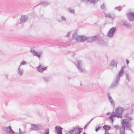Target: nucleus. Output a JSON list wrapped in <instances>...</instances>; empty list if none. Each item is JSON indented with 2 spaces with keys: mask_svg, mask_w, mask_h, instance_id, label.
Listing matches in <instances>:
<instances>
[{
  "mask_svg": "<svg viewBox=\"0 0 134 134\" xmlns=\"http://www.w3.org/2000/svg\"><path fill=\"white\" fill-rule=\"evenodd\" d=\"M23 132H19V134H23Z\"/></svg>",
  "mask_w": 134,
  "mask_h": 134,
  "instance_id": "50",
  "label": "nucleus"
},
{
  "mask_svg": "<svg viewBox=\"0 0 134 134\" xmlns=\"http://www.w3.org/2000/svg\"><path fill=\"white\" fill-rule=\"evenodd\" d=\"M86 0H81V1L82 2H85Z\"/></svg>",
  "mask_w": 134,
  "mask_h": 134,
  "instance_id": "52",
  "label": "nucleus"
},
{
  "mask_svg": "<svg viewBox=\"0 0 134 134\" xmlns=\"http://www.w3.org/2000/svg\"><path fill=\"white\" fill-rule=\"evenodd\" d=\"M126 64H128L129 63V61L128 59H126Z\"/></svg>",
  "mask_w": 134,
  "mask_h": 134,
  "instance_id": "46",
  "label": "nucleus"
},
{
  "mask_svg": "<svg viewBox=\"0 0 134 134\" xmlns=\"http://www.w3.org/2000/svg\"><path fill=\"white\" fill-rule=\"evenodd\" d=\"M82 134H86L85 132H84Z\"/></svg>",
  "mask_w": 134,
  "mask_h": 134,
  "instance_id": "56",
  "label": "nucleus"
},
{
  "mask_svg": "<svg viewBox=\"0 0 134 134\" xmlns=\"http://www.w3.org/2000/svg\"><path fill=\"white\" fill-rule=\"evenodd\" d=\"M3 130L4 131L6 132L7 133L8 132V129H9V126L8 127H3L2 128Z\"/></svg>",
  "mask_w": 134,
  "mask_h": 134,
  "instance_id": "30",
  "label": "nucleus"
},
{
  "mask_svg": "<svg viewBox=\"0 0 134 134\" xmlns=\"http://www.w3.org/2000/svg\"><path fill=\"white\" fill-rule=\"evenodd\" d=\"M110 112H109V113H107V115H109V114H110Z\"/></svg>",
  "mask_w": 134,
  "mask_h": 134,
  "instance_id": "53",
  "label": "nucleus"
},
{
  "mask_svg": "<svg viewBox=\"0 0 134 134\" xmlns=\"http://www.w3.org/2000/svg\"><path fill=\"white\" fill-rule=\"evenodd\" d=\"M87 1H88V2H90V0H87Z\"/></svg>",
  "mask_w": 134,
  "mask_h": 134,
  "instance_id": "55",
  "label": "nucleus"
},
{
  "mask_svg": "<svg viewBox=\"0 0 134 134\" xmlns=\"http://www.w3.org/2000/svg\"><path fill=\"white\" fill-rule=\"evenodd\" d=\"M30 51L33 54L34 56H36L38 58H40L41 54L40 52H37L34 49H31Z\"/></svg>",
  "mask_w": 134,
  "mask_h": 134,
  "instance_id": "13",
  "label": "nucleus"
},
{
  "mask_svg": "<svg viewBox=\"0 0 134 134\" xmlns=\"http://www.w3.org/2000/svg\"><path fill=\"white\" fill-rule=\"evenodd\" d=\"M26 62L24 60H23L19 66L20 67L22 65H24L25 64H26Z\"/></svg>",
  "mask_w": 134,
  "mask_h": 134,
  "instance_id": "33",
  "label": "nucleus"
},
{
  "mask_svg": "<svg viewBox=\"0 0 134 134\" xmlns=\"http://www.w3.org/2000/svg\"><path fill=\"white\" fill-rule=\"evenodd\" d=\"M124 25L127 28H130L131 29L132 27V25L131 24H129L127 23V22L125 24H124Z\"/></svg>",
  "mask_w": 134,
  "mask_h": 134,
  "instance_id": "26",
  "label": "nucleus"
},
{
  "mask_svg": "<svg viewBox=\"0 0 134 134\" xmlns=\"http://www.w3.org/2000/svg\"><path fill=\"white\" fill-rule=\"evenodd\" d=\"M18 74L20 76H22L23 73V70L20 68V67L19 66L17 71Z\"/></svg>",
  "mask_w": 134,
  "mask_h": 134,
  "instance_id": "19",
  "label": "nucleus"
},
{
  "mask_svg": "<svg viewBox=\"0 0 134 134\" xmlns=\"http://www.w3.org/2000/svg\"><path fill=\"white\" fill-rule=\"evenodd\" d=\"M72 130H73V134H80L82 132L83 129L76 126L73 127Z\"/></svg>",
  "mask_w": 134,
  "mask_h": 134,
  "instance_id": "8",
  "label": "nucleus"
},
{
  "mask_svg": "<svg viewBox=\"0 0 134 134\" xmlns=\"http://www.w3.org/2000/svg\"><path fill=\"white\" fill-rule=\"evenodd\" d=\"M125 76L126 79L128 81V82H129L131 80V79L130 77L129 74L127 73L125 74Z\"/></svg>",
  "mask_w": 134,
  "mask_h": 134,
  "instance_id": "27",
  "label": "nucleus"
},
{
  "mask_svg": "<svg viewBox=\"0 0 134 134\" xmlns=\"http://www.w3.org/2000/svg\"><path fill=\"white\" fill-rule=\"evenodd\" d=\"M87 39V37L86 36H79L78 40V42H84Z\"/></svg>",
  "mask_w": 134,
  "mask_h": 134,
  "instance_id": "16",
  "label": "nucleus"
},
{
  "mask_svg": "<svg viewBox=\"0 0 134 134\" xmlns=\"http://www.w3.org/2000/svg\"><path fill=\"white\" fill-rule=\"evenodd\" d=\"M30 51L33 54L34 56H36L38 58H40L41 54L40 52H37L34 49H31Z\"/></svg>",
  "mask_w": 134,
  "mask_h": 134,
  "instance_id": "12",
  "label": "nucleus"
},
{
  "mask_svg": "<svg viewBox=\"0 0 134 134\" xmlns=\"http://www.w3.org/2000/svg\"><path fill=\"white\" fill-rule=\"evenodd\" d=\"M96 85H97L98 86H99V85L98 84H92L91 83V84H90V85H89L90 87L91 88L92 87V86H96Z\"/></svg>",
  "mask_w": 134,
  "mask_h": 134,
  "instance_id": "39",
  "label": "nucleus"
},
{
  "mask_svg": "<svg viewBox=\"0 0 134 134\" xmlns=\"http://www.w3.org/2000/svg\"><path fill=\"white\" fill-rule=\"evenodd\" d=\"M94 119V118H92L91 119V121H92Z\"/></svg>",
  "mask_w": 134,
  "mask_h": 134,
  "instance_id": "57",
  "label": "nucleus"
},
{
  "mask_svg": "<svg viewBox=\"0 0 134 134\" xmlns=\"http://www.w3.org/2000/svg\"><path fill=\"white\" fill-rule=\"evenodd\" d=\"M121 124L122 125L121 127H122L125 129H127L128 130H130L131 129V124L126 119H123L121 122Z\"/></svg>",
  "mask_w": 134,
  "mask_h": 134,
  "instance_id": "2",
  "label": "nucleus"
},
{
  "mask_svg": "<svg viewBox=\"0 0 134 134\" xmlns=\"http://www.w3.org/2000/svg\"><path fill=\"white\" fill-rule=\"evenodd\" d=\"M49 4V3L48 2H42L38 4L37 5H43V6H47Z\"/></svg>",
  "mask_w": 134,
  "mask_h": 134,
  "instance_id": "22",
  "label": "nucleus"
},
{
  "mask_svg": "<svg viewBox=\"0 0 134 134\" xmlns=\"http://www.w3.org/2000/svg\"><path fill=\"white\" fill-rule=\"evenodd\" d=\"M68 11L71 13H74V10L73 9H71L70 8L68 9Z\"/></svg>",
  "mask_w": 134,
  "mask_h": 134,
  "instance_id": "36",
  "label": "nucleus"
},
{
  "mask_svg": "<svg viewBox=\"0 0 134 134\" xmlns=\"http://www.w3.org/2000/svg\"><path fill=\"white\" fill-rule=\"evenodd\" d=\"M92 121H91V120L89 122H88V123H89V124L90 123V122Z\"/></svg>",
  "mask_w": 134,
  "mask_h": 134,
  "instance_id": "54",
  "label": "nucleus"
},
{
  "mask_svg": "<svg viewBox=\"0 0 134 134\" xmlns=\"http://www.w3.org/2000/svg\"><path fill=\"white\" fill-rule=\"evenodd\" d=\"M70 32H68V33L67 35H66V37H68L69 36V34H70Z\"/></svg>",
  "mask_w": 134,
  "mask_h": 134,
  "instance_id": "48",
  "label": "nucleus"
},
{
  "mask_svg": "<svg viewBox=\"0 0 134 134\" xmlns=\"http://www.w3.org/2000/svg\"><path fill=\"white\" fill-rule=\"evenodd\" d=\"M47 67H43V66L41 65H40L37 67V70L41 72H42L44 70H45Z\"/></svg>",
  "mask_w": 134,
  "mask_h": 134,
  "instance_id": "15",
  "label": "nucleus"
},
{
  "mask_svg": "<svg viewBox=\"0 0 134 134\" xmlns=\"http://www.w3.org/2000/svg\"><path fill=\"white\" fill-rule=\"evenodd\" d=\"M31 127L30 129L31 130H38L41 129L42 127L41 126H39L38 125L31 124Z\"/></svg>",
  "mask_w": 134,
  "mask_h": 134,
  "instance_id": "7",
  "label": "nucleus"
},
{
  "mask_svg": "<svg viewBox=\"0 0 134 134\" xmlns=\"http://www.w3.org/2000/svg\"><path fill=\"white\" fill-rule=\"evenodd\" d=\"M117 62L115 60L113 59L111 63V66L113 67H117Z\"/></svg>",
  "mask_w": 134,
  "mask_h": 134,
  "instance_id": "20",
  "label": "nucleus"
},
{
  "mask_svg": "<svg viewBox=\"0 0 134 134\" xmlns=\"http://www.w3.org/2000/svg\"><path fill=\"white\" fill-rule=\"evenodd\" d=\"M88 124H89V123H88L87 124L85 125L84 127V128L85 129H86L87 126H88Z\"/></svg>",
  "mask_w": 134,
  "mask_h": 134,
  "instance_id": "45",
  "label": "nucleus"
},
{
  "mask_svg": "<svg viewBox=\"0 0 134 134\" xmlns=\"http://www.w3.org/2000/svg\"><path fill=\"white\" fill-rule=\"evenodd\" d=\"M133 105H134V104H133Z\"/></svg>",
  "mask_w": 134,
  "mask_h": 134,
  "instance_id": "61",
  "label": "nucleus"
},
{
  "mask_svg": "<svg viewBox=\"0 0 134 134\" xmlns=\"http://www.w3.org/2000/svg\"><path fill=\"white\" fill-rule=\"evenodd\" d=\"M97 1V0H90V2L93 3H95Z\"/></svg>",
  "mask_w": 134,
  "mask_h": 134,
  "instance_id": "42",
  "label": "nucleus"
},
{
  "mask_svg": "<svg viewBox=\"0 0 134 134\" xmlns=\"http://www.w3.org/2000/svg\"><path fill=\"white\" fill-rule=\"evenodd\" d=\"M128 19L130 21H132L134 20V13L129 12L127 14Z\"/></svg>",
  "mask_w": 134,
  "mask_h": 134,
  "instance_id": "10",
  "label": "nucleus"
},
{
  "mask_svg": "<svg viewBox=\"0 0 134 134\" xmlns=\"http://www.w3.org/2000/svg\"><path fill=\"white\" fill-rule=\"evenodd\" d=\"M122 7L121 6H119L117 7H116L115 8V9H116L119 11H120L122 8Z\"/></svg>",
  "mask_w": 134,
  "mask_h": 134,
  "instance_id": "31",
  "label": "nucleus"
},
{
  "mask_svg": "<svg viewBox=\"0 0 134 134\" xmlns=\"http://www.w3.org/2000/svg\"><path fill=\"white\" fill-rule=\"evenodd\" d=\"M125 129L121 127L120 129V134H125Z\"/></svg>",
  "mask_w": 134,
  "mask_h": 134,
  "instance_id": "23",
  "label": "nucleus"
},
{
  "mask_svg": "<svg viewBox=\"0 0 134 134\" xmlns=\"http://www.w3.org/2000/svg\"><path fill=\"white\" fill-rule=\"evenodd\" d=\"M105 15L106 17H107L108 18H111L112 19H113L112 17L109 14L105 13Z\"/></svg>",
  "mask_w": 134,
  "mask_h": 134,
  "instance_id": "35",
  "label": "nucleus"
},
{
  "mask_svg": "<svg viewBox=\"0 0 134 134\" xmlns=\"http://www.w3.org/2000/svg\"><path fill=\"white\" fill-rule=\"evenodd\" d=\"M1 52V51L0 50V53Z\"/></svg>",
  "mask_w": 134,
  "mask_h": 134,
  "instance_id": "59",
  "label": "nucleus"
},
{
  "mask_svg": "<svg viewBox=\"0 0 134 134\" xmlns=\"http://www.w3.org/2000/svg\"><path fill=\"white\" fill-rule=\"evenodd\" d=\"M92 41L93 42L95 41L97 39V38L98 37L97 36L95 35L91 37Z\"/></svg>",
  "mask_w": 134,
  "mask_h": 134,
  "instance_id": "29",
  "label": "nucleus"
},
{
  "mask_svg": "<svg viewBox=\"0 0 134 134\" xmlns=\"http://www.w3.org/2000/svg\"><path fill=\"white\" fill-rule=\"evenodd\" d=\"M102 127L99 126V127H96V128L95 129L96 131V132L98 131V130H100Z\"/></svg>",
  "mask_w": 134,
  "mask_h": 134,
  "instance_id": "41",
  "label": "nucleus"
},
{
  "mask_svg": "<svg viewBox=\"0 0 134 134\" xmlns=\"http://www.w3.org/2000/svg\"><path fill=\"white\" fill-rule=\"evenodd\" d=\"M101 8L103 10H105V6L104 3H103L102 5L101 6Z\"/></svg>",
  "mask_w": 134,
  "mask_h": 134,
  "instance_id": "37",
  "label": "nucleus"
},
{
  "mask_svg": "<svg viewBox=\"0 0 134 134\" xmlns=\"http://www.w3.org/2000/svg\"><path fill=\"white\" fill-rule=\"evenodd\" d=\"M8 132L9 133H10L11 134H13L15 133V132L12 129L10 126H9V131Z\"/></svg>",
  "mask_w": 134,
  "mask_h": 134,
  "instance_id": "28",
  "label": "nucleus"
},
{
  "mask_svg": "<svg viewBox=\"0 0 134 134\" xmlns=\"http://www.w3.org/2000/svg\"><path fill=\"white\" fill-rule=\"evenodd\" d=\"M59 21V22H60V21Z\"/></svg>",
  "mask_w": 134,
  "mask_h": 134,
  "instance_id": "60",
  "label": "nucleus"
},
{
  "mask_svg": "<svg viewBox=\"0 0 134 134\" xmlns=\"http://www.w3.org/2000/svg\"><path fill=\"white\" fill-rule=\"evenodd\" d=\"M17 133H15V134H17Z\"/></svg>",
  "mask_w": 134,
  "mask_h": 134,
  "instance_id": "58",
  "label": "nucleus"
},
{
  "mask_svg": "<svg viewBox=\"0 0 134 134\" xmlns=\"http://www.w3.org/2000/svg\"><path fill=\"white\" fill-rule=\"evenodd\" d=\"M104 134H110L108 131H105Z\"/></svg>",
  "mask_w": 134,
  "mask_h": 134,
  "instance_id": "47",
  "label": "nucleus"
},
{
  "mask_svg": "<svg viewBox=\"0 0 134 134\" xmlns=\"http://www.w3.org/2000/svg\"><path fill=\"white\" fill-rule=\"evenodd\" d=\"M116 30V29L115 27H113L111 28L109 30L107 34V36L109 37H112Z\"/></svg>",
  "mask_w": 134,
  "mask_h": 134,
  "instance_id": "5",
  "label": "nucleus"
},
{
  "mask_svg": "<svg viewBox=\"0 0 134 134\" xmlns=\"http://www.w3.org/2000/svg\"><path fill=\"white\" fill-rule=\"evenodd\" d=\"M97 43L103 46H107V43L102 39H98Z\"/></svg>",
  "mask_w": 134,
  "mask_h": 134,
  "instance_id": "14",
  "label": "nucleus"
},
{
  "mask_svg": "<svg viewBox=\"0 0 134 134\" xmlns=\"http://www.w3.org/2000/svg\"><path fill=\"white\" fill-rule=\"evenodd\" d=\"M114 127L116 129H118L119 128V126L117 125L114 126Z\"/></svg>",
  "mask_w": 134,
  "mask_h": 134,
  "instance_id": "43",
  "label": "nucleus"
},
{
  "mask_svg": "<svg viewBox=\"0 0 134 134\" xmlns=\"http://www.w3.org/2000/svg\"><path fill=\"white\" fill-rule=\"evenodd\" d=\"M43 134H49V129L47 128L45 130Z\"/></svg>",
  "mask_w": 134,
  "mask_h": 134,
  "instance_id": "32",
  "label": "nucleus"
},
{
  "mask_svg": "<svg viewBox=\"0 0 134 134\" xmlns=\"http://www.w3.org/2000/svg\"><path fill=\"white\" fill-rule=\"evenodd\" d=\"M83 66L82 61L81 60L79 61L78 62L77 66L79 71L81 73H83L85 72V69L82 68Z\"/></svg>",
  "mask_w": 134,
  "mask_h": 134,
  "instance_id": "6",
  "label": "nucleus"
},
{
  "mask_svg": "<svg viewBox=\"0 0 134 134\" xmlns=\"http://www.w3.org/2000/svg\"><path fill=\"white\" fill-rule=\"evenodd\" d=\"M126 110H127V112L125 114L124 117L129 120L132 121L133 119L131 116H129V115H132L133 113V109L132 107L131 108V109H124L122 108L118 107L115 109V113L118 115H120V116H122L121 115L123 111Z\"/></svg>",
  "mask_w": 134,
  "mask_h": 134,
  "instance_id": "1",
  "label": "nucleus"
},
{
  "mask_svg": "<svg viewBox=\"0 0 134 134\" xmlns=\"http://www.w3.org/2000/svg\"><path fill=\"white\" fill-rule=\"evenodd\" d=\"M116 117L118 118H122V116H120V115H118L116 114L115 112H112L110 115V116L108 118V119L109 120L111 121V123H113L114 120L113 118Z\"/></svg>",
  "mask_w": 134,
  "mask_h": 134,
  "instance_id": "4",
  "label": "nucleus"
},
{
  "mask_svg": "<svg viewBox=\"0 0 134 134\" xmlns=\"http://www.w3.org/2000/svg\"><path fill=\"white\" fill-rule=\"evenodd\" d=\"M120 80V77L116 75V78L114 79L111 83L110 87L113 88L115 87L116 86H118L119 83V81Z\"/></svg>",
  "mask_w": 134,
  "mask_h": 134,
  "instance_id": "3",
  "label": "nucleus"
},
{
  "mask_svg": "<svg viewBox=\"0 0 134 134\" xmlns=\"http://www.w3.org/2000/svg\"><path fill=\"white\" fill-rule=\"evenodd\" d=\"M43 79L45 82H47L49 81L50 78L49 77L47 76H46L43 77H42Z\"/></svg>",
  "mask_w": 134,
  "mask_h": 134,
  "instance_id": "25",
  "label": "nucleus"
},
{
  "mask_svg": "<svg viewBox=\"0 0 134 134\" xmlns=\"http://www.w3.org/2000/svg\"><path fill=\"white\" fill-rule=\"evenodd\" d=\"M19 132H21V129L20 128H19Z\"/></svg>",
  "mask_w": 134,
  "mask_h": 134,
  "instance_id": "49",
  "label": "nucleus"
},
{
  "mask_svg": "<svg viewBox=\"0 0 134 134\" xmlns=\"http://www.w3.org/2000/svg\"><path fill=\"white\" fill-rule=\"evenodd\" d=\"M125 68V65L122 66L118 74L117 75L120 77L122 76L124 73V69Z\"/></svg>",
  "mask_w": 134,
  "mask_h": 134,
  "instance_id": "17",
  "label": "nucleus"
},
{
  "mask_svg": "<svg viewBox=\"0 0 134 134\" xmlns=\"http://www.w3.org/2000/svg\"><path fill=\"white\" fill-rule=\"evenodd\" d=\"M72 37L73 38L75 39L77 41H78L79 36L77 35V34L76 32H75L73 34Z\"/></svg>",
  "mask_w": 134,
  "mask_h": 134,
  "instance_id": "21",
  "label": "nucleus"
},
{
  "mask_svg": "<svg viewBox=\"0 0 134 134\" xmlns=\"http://www.w3.org/2000/svg\"><path fill=\"white\" fill-rule=\"evenodd\" d=\"M103 129L105 130V131H108V130L111 127L110 126L106 125H104L103 127Z\"/></svg>",
  "mask_w": 134,
  "mask_h": 134,
  "instance_id": "24",
  "label": "nucleus"
},
{
  "mask_svg": "<svg viewBox=\"0 0 134 134\" xmlns=\"http://www.w3.org/2000/svg\"><path fill=\"white\" fill-rule=\"evenodd\" d=\"M87 42H88L92 43V42L91 37H87Z\"/></svg>",
  "mask_w": 134,
  "mask_h": 134,
  "instance_id": "34",
  "label": "nucleus"
},
{
  "mask_svg": "<svg viewBox=\"0 0 134 134\" xmlns=\"http://www.w3.org/2000/svg\"><path fill=\"white\" fill-rule=\"evenodd\" d=\"M63 128L59 126H56L55 127V130L56 134H62Z\"/></svg>",
  "mask_w": 134,
  "mask_h": 134,
  "instance_id": "9",
  "label": "nucleus"
},
{
  "mask_svg": "<svg viewBox=\"0 0 134 134\" xmlns=\"http://www.w3.org/2000/svg\"><path fill=\"white\" fill-rule=\"evenodd\" d=\"M66 134H73V130H71L70 131L67 132Z\"/></svg>",
  "mask_w": 134,
  "mask_h": 134,
  "instance_id": "38",
  "label": "nucleus"
},
{
  "mask_svg": "<svg viewBox=\"0 0 134 134\" xmlns=\"http://www.w3.org/2000/svg\"><path fill=\"white\" fill-rule=\"evenodd\" d=\"M5 76V77H6V78L7 79L8 75H6Z\"/></svg>",
  "mask_w": 134,
  "mask_h": 134,
  "instance_id": "51",
  "label": "nucleus"
},
{
  "mask_svg": "<svg viewBox=\"0 0 134 134\" xmlns=\"http://www.w3.org/2000/svg\"><path fill=\"white\" fill-rule=\"evenodd\" d=\"M107 96L108 99L111 103L112 105H113L114 106V102L113 100V99L110 95V93H107Z\"/></svg>",
  "mask_w": 134,
  "mask_h": 134,
  "instance_id": "18",
  "label": "nucleus"
},
{
  "mask_svg": "<svg viewBox=\"0 0 134 134\" xmlns=\"http://www.w3.org/2000/svg\"><path fill=\"white\" fill-rule=\"evenodd\" d=\"M28 20V18L27 16L24 15L21 16L20 19V21L19 23V24H22L23 23L25 22Z\"/></svg>",
  "mask_w": 134,
  "mask_h": 134,
  "instance_id": "11",
  "label": "nucleus"
},
{
  "mask_svg": "<svg viewBox=\"0 0 134 134\" xmlns=\"http://www.w3.org/2000/svg\"><path fill=\"white\" fill-rule=\"evenodd\" d=\"M61 18L63 21H65L66 20L65 18L63 16H61Z\"/></svg>",
  "mask_w": 134,
  "mask_h": 134,
  "instance_id": "40",
  "label": "nucleus"
},
{
  "mask_svg": "<svg viewBox=\"0 0 134 134\" xmlns=\"http://www.w3.org/2000/svg\"><path fill=\"white\" fill-rule=\"evenodd\" d=\"M127 22V21H122V24L124 25V24H125Z\"/></svg>",
  "mask_w": 134,
  "mask_h": 134,
  "instance_id": "44",
  "label": "nucleus"
}]
</instances>
